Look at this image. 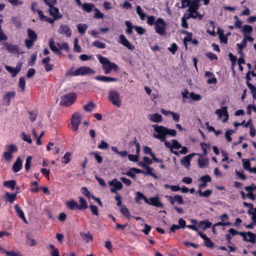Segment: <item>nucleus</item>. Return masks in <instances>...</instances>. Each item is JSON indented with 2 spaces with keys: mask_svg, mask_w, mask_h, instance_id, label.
Segmentation results:
<instances>
[{
  "mask_svg": "<svg viewBox=\"0 0 256 256\" xmlns=\"http://www.w3.org/2000/svg\"><path fill=\"white\" fill-rule=\"evenodd\" d=\"M152 128L154 130V137L161 142L166 140L167 136L174 137L177 134V132L175 130L168 128L162 126L154 124L152 126Z\"/></svg>",
  "mask_w": 256,
  "mask_h": 256,
  "instance_id": "obj_1",
  "label": "nucleus"
},
{
  "mask_svg": "<svg viewBox=\"0 0 256 256\" xmlns=\"http://www.w3.org/2000/svg\"><path fill=\"white\" fill-rule=\"evenodd\" d=\"M98 58L100 62L102 64V69L106 74H110L112 70L116 72L119 70L118 66L114 62H112L108 58L104 57L100 55H98Z\"/></svg>",
  "mask_w": 256,
  "mask_h": 256,
  "instance_id": "obj_2",
  "label": "nucleus"
},
{
  "mask_svg": "<svg viewBox=\"0 0 256 256\" xmlns=\"http://www.w3.org/2000/svg\"><path fill=\"white\" fill-rule=\"evenodd\" d=\"M96 73V72L92 68L87 66H82L77 68L74 71L71 69L66 72V76H84L88 75H92Z\"/></svg>",
  "mask_w": 256,
  "mask_h": 256,
  "instance_id": "obj_3",
  "label": "nucleus"
},
{
  "mask_svg": "<svg viewBox=\"0 0 256 256\" xmlns=\"http://www.w3.org/2000/svg\"><path fill=\"white\" fill-rule=\"evenodd\" d=\"M76 94L74 92L65 94L61 98L60 104L66 106H70L76 102Z\"/></svg>",
  "mask_w": 256,
  "mask_h": 256,
  "instance_id": "obj_4",
  "label": "nucleus"
},
{
  "mask_svg": "<svg viewBox=\"0 0 256 256\" xmlns=\"http://www.w3.org/2000/svg\"><path fill=\"white\" fill-rule=\"evenodd\" d=\"M166 24L162 18H158L156 22L154 29L156 32L160 35L164 36L166 33Z\"/></svg>",
  "mask_w": 256,
  "mask_h": 256,
  "instance_id": "obj_5",
  "label": "nucleus"
},
{
  "mask_svg": "<svg viewBox=\"0 0 256 256\" xmlns=\"http://www.w3.org/2000/svg\"><path fill=\"white\" fill-rule=\"evenodd\" d=\"M108 99L112 104L118 106L120 107L122 104V100L120 98V94L114 90H112L108 92Z\"/></svg>",
  "mask_w": 256,
  "mask_h": 256,
  "instance_id": "obj_6",
  "label": "nucleus"
},
{
  "mask_svg": "<svg viewBox=\"0 0 256 256\" xmlns=\"http://www.w3.org/2000/svg\"><path fill=\"white\" fill-rule=\"evenodd\" d=\"M6 149V152L4 153L3 157L6 161L10 162L14 157L13 153L16 152L18 148L15 144H12L8 146Z\"/></svg>",
  "mask_w": 256,
  "mask_h": 256,
  "instance_id": "obj_7",
  "label": "nucleus"
},
{
  "mask_svg": "<svg viewBox=\"0 0 256 256\" xmlns=\"http://www.w3.org/2000/svg\"><path fill=\"white\" fill-rule=\"evenodd\" d=\"M82 117L78 112H75L72 116L71 118L72 129L74 132L78 130L79 125L81 122Z\"/></svg>",
  "mask_w": 256,
  "mask_h": 256,
  "instance_id": "obj_8",
  "label": "nucleus"
},
{
  "mask_svg": "<svg viewBox=\"0 0 256 256\" xmlns=\"http://www.w3.org/2000/svg\"><path fill=\"white\" fill-rule=\"evenodd\" d=\"M133 143L136 146V154H130L128 155V159L133 162H137L138 160L139 154L140 150V144L137 142L136 138L133 142H131V144Z\"/></svg>",
  "mask_w": 256,
  "mask_h": 256,
  "instance_id": "obj_9",
  "label": "nucleus"
},
{
  "mask_svg": "<svg viewBox=\"0 0 256 256\" xmlns=\"http://www.w3.org/2000/svg\"><path fill=\"white\" fill-rule=\"evenodd\" d=\"M108 184L110 186H114V188H110V192L112 193L117 194V190H121L122 188V183L118 181L116 178H114L112 181L108 182Z\"/></svg>",
  "mask_w": 256,
  "mask_h": 256,
  "instance_id": "obj_10",
  "label": "nucleus"
},
{
  "mask_svg": "<svg viewBox=\"0 0 256 256\" xmlns=\"http://www.w3.org/2000/svg\"><path fill=\"white\" fill-rule=\"evenodd\" d=\"M60 34L66 35L68 37L72 36V30L70 26L65 24H61L58 30Z\"/></svg>",
  "mask_w": 256,
  "mask_h": 256,
  "instance_id": "obj_11",
  "label": "nucleus"
},
{
  "mask_svg": "<svg viewBox=\"0 0 256 256\" xmlns=\"http://www.w3.org/2000/svg\"><path fill=\"white\" fill-rule=\"evenodd\" d=\"M188 7V11L189 12H192L198 16V10L200 7L199 0H192Z\"/></svg>",
  "mask_w": 256,
  "mask_h": 256,
  "instance_id": "obj_12",
  "label": "nucleus"
},
{
  "mask_svg": "<svg viewBox=\"0 0 256 256\" xmlns=\"http://www.w3.org/2000/svg\"><path fill=\"white\" fill-rule=\"evenodd\" d=\"M216 114L218 115L220 118L224 116L226 118L223 120V122H226L228 119V114L226 106H223L220 109L216 110Z\"/></svg>",
  "mask_w": 256,
  "mask_h": 256,
  "instance_id": "obj_13",
  "label": "nucleus"
},
{
  "mask_svg": "<svg viewBox=\"0 0 256 256\" xmlns=\"http://www.w3.org/2000/svg\"><path fill=\"white\" fill-rule=\"evenodd\" d=\"M119 42L124 46L130 50H133L134 48V46L130 44L129 41L126 38V36L121 34L119 36Z\"/></svg>",
  "mask_w": 256,
  "mask_h": 256,
  "instance_id": "obj_14",
  "label": "nucleus"
},
{
  "mask_svg": "<svg viewBox=\"0 0 256 256\" xmlns=\"http://www.w3.org/2000/svg\"><path fill=\"white\" fill-rule=\"evenodd\" d=\"M48 12L54 18V20L61 18L62 16V14L60 13L59 9L54 6L49 8Z\"/></svg>",
  "mask_w": 256,
  "mask_h": 256,
  "instance_id": "obj_15",
  "label": "nucleus"
},
{
  "mask_svg": "<svg viewBox=\"0 0 256 256\" xmlns=\"http://www.w3.org/2000/svg\"><path fill=\"white\" fill-rule=\"evenodd\" d=\"M48 45L54 54L59 56L62 55V52L56 46L55 42L53 38H50L49 40Z\"/></svg>",
  "mask_w": 256,
  "mask_h": 256,
  "instance_id": "obj_16",
  "label": "nucleus"
},
{
  "mask_svg": "<svg viewBox=\"0 0 256 256\" xmlns=\"http://www.w3.org/2000/svg\"><path fill=\"white\" fill-rule=\"evenodd\" d=\"M95 79L97 80L104 82H116L118 81V78H117L101 75L97 76L95 77Z\"/></svg>",
  "mask_w": 256,
  "mask_h": 256,
  "instance_id": "obj_17",
  "label": "nucleus"
},
{
  "mask_svg": "<svg viewBox=\"0 0 256 256\" xmlns=\"http://www.w3.org/2000/svg\"><path fill=\"white\" fill-rule=\"evenodd\" d=\"M243 240L245 242H250L252 243H255L256 240V234L248 232L246 233L244 232V236H242Z\"/></svg>",
  "mask_w": 256,
  "mask_h": 256,
  "instance_id": "obj_18",
  "label": "nucleus"
},
{
  "mask_svg": "<svg viewBox=\"0 0 256 256\" xmlns=\"http://www.w3.org/2000/svg\"><path fill=\"white\" fill-rule=\"evenodd\" d=\"M4 46L9 52L12 54H18V47L17 46L6 42L4 43Z\"/></svg>",
  "mask_w": 256,
  "mask_h": 256,
  "instance_id": "obj_19",
  "label": "nucleus"
},
{
  "mask_svg": "<svg viewBox=\"0 0 256 256\" xmlns=\"http://www.w3.org/2000/svg\"><path fill=\"white\" fill-rule=\"evenodd\" d=\"M16 94L15 92H8L4 95L3 98L4 101L6 102V106H10V101L15 97Z\"/></svg>",
  "mask_w": 256,
  "mask_h": 256,
  "instance_id": "obj_20",
  "label": "nucleus"
},
{
  "mask_svg": "<svg viewBox=\"0 0 256 256\" xmlns=\"http://www.w3.org/2000/svg\"><path fill=\"white\" fill-rule=\"evenodd\" d=\"M50 58L47 56L42 60V64L44 66V69L46 72L51 71L54 67V65L50 64Z\"/></svg>",
  "mask_w": 256,
  "mask_h": 256,
  "instance_id": "obj_21",
  "label": "nucleus"
},
{
  "mask_svg": "<svg viewBox=\"0 0 256 256\" xmlns=\"http://www.w3.org/2000/svg\"><path fill=\"white\" fill-rule=\"evenodd\" d=\"M194 155L195 154L192 153L184 156L180 160L182 164L185 167L188 168L190 165V160Z\"/></svg>",
  "mask_w": 256,
  "mask_h": 256,
  "instance_id": "obj_22",
  "label": "nucleus"
},
{
  "mask_svg": "<svg viewBox=\"0 0 256 256\" xmlns=\"http://www.w3.org/2000/svg\"><path fill=\"white\" fill-rule=\"evenodd\" d=\"M22 167V161L20 157L17 158L12 166V170L14 173L20 172Z\"/></svg>",
  "mask_w": 256,
  "mask_h": 256,
  "instance_id": "obj_23",
  "label": "nucleus"
},
{
  "mask_svg": "<svg viewBox=\"0 0 256 256\" xmlns=\"http://www.w3.org/2000/svg\"><path fill=\"white\" fill-rule=\"evenodd\" d=\"M148 204L155 206L158 208H162L163 204L160 202L158 197H152L148 200Z\"/></svg>",
  "mask_w": 256,
  "mask_h": 256,
  "instance_id": "obj_24",
  "label": "nucleus"
},
{
  "mask_svg": "<svg viewBox=\"0 0 256 256\" xmlns=\"http://www.w3.org/2000/svg\"><path fill=\"white\" fill-rule=\"evenodd\" d=\"M37 12L41 21H46L52 24L54 23L56 20L54 18L53 19L44 16L42 10H38Z\"/></svg>",
  "mask_w": 256,
  "mask_h": 256,
  "instance_id": "obj_25",
  "label": "nucleus"
},
{
  "mask_svg": "<svg viewBox=\"0 0 256 256\" xmlns=\"http://www.w3.org/2000/svg\"><path fill=\"white\" fill-rule=\"evenodd\" d=\"M14 210L17 215L22 218L26 223H28L27 220L25 217L24 212L20 208V206L18 204H16L14 206Z\"/></svg>",
  "mask_w": 256,
  "mask_h": 256,
  "instance_id": "obj_26",
  "label": "nucleus"
},
{
  "mask_svg": "<svg viewBox=\"0 0 256 256\" xmlns=\"http://www.w3.org/2000/svg\"><path fill=\"white\" fill-rule=\"evenodd\" d=\"M66 204V207L70 210H78V204L74 200L67 201Z\"/></svg>",
  "mask_w": 256,
  "mask_h": 256,
  "instance_id": "obj_27",
  "label": "nucleus"
},
{
  "mask_svg": "<svg viewBox=\"0 0 256 256\" xmlns=\"http://www.w3.org/2000/svg\"><path fill=\"white\" fill-rule=\"evenodd\" d=\"M149 120L154 122H160L162 120V116L161 114L156 113L149 116Z\"/></svg>",
  "mask_w": 256,
  "mask_h": 256,
  "instance_id": "obj_28",
  "label": "nucleus"
},
{
  "mask_svg": "<svg viewBox=\"0 0 256 256\" xmlns=\"http://www.w3.org/2000/svg\"><path fill=\"white\" fill-rule=\"evenodd\" d=\"M144 200L146 203H148V199L142 192H137L135 198L136 202L138 204H140V200Z\"/></svg>",
  "mask_w": 256,
  "mask_h": 256,
  "instance_id": "obj_29",
  "label": "nucleus"
},
{
  "mask_svg": "<svg viewBox=\"0 0 256 256\" xmlns=\"http://www.w3.org/2000/svg\"><path fill=\"white\" fill-rule=\"evenodd\" d=\"M79 201L80 204H78V210H85L88 208V204L86 200L82 197L79 198Z\"/></svg>",
  "mask_w": 256,
  "mask_h": 256,
  "instance_id": "obj_30",
  "label": "nucleus"
},
{
  "mask_svg": "<svg viewBox=\"0 0 256 256\" xmlns=\"http://www.w3.org/2000/svg\"><path fill=\"white\" fill-rule=\"evenodd\" d=\"M80 236L82 239L87 243L89 242L90 241H92L93 240L92 235L90 232L88 234L81 232Z\"/></svg>",
  "mask_w": 256,
  "mask_h": 256,
  "instance_id": "obj_31",
  "label": "nucleus"
},
{
  "mask_svg": "<svg viewBox=\"0 0 256 256\" xmlns=\"http://www.w3.org/2000/svg\"><path fill=\"white\" fill-rule=\"evenodd\" d=\"M136 12L139 16L140 19L142 20H145L146 18V14L142 11V8L140 6H138L136 7Z\"/></svg>",
  "mask_w": 256,
  "mask_h": 256,
  "instance_id": "obj_32",
  "label": "nucleus"
},
{
  "mask_svg": "<svg viewBox=\"0 0 256 256\" xmlns=\"http://www.w3.org/2000/svg\"><path fill=\"white\" fill-rule=\"evenodd\" d=\"M28 38L29 39L36 40L38 39V36L34 30L31 28H28L27 30Z\"/></svg>",
  "mask_w": 256,
  "mask_h": 256,
  "instance_id": "obj_33",
  "label": "nucleus"
},
{
  "mask_svg": "<svg viewBox=\"0 0 256 256\" xmlns=\"http://www.w3.org/2000/svg\"><path fill=\"white\" fill-rule=\"evenodd\" d=\"M84 10L87 12H90L92 11L94 4L91 3H84L81 6Z\"/></svg>",
  "mask_w": 256,
  "mask_h": 256,
  "instance_id": "obj_34",
  "label": "nucleus"
},
{
  "mask_svg": "<svg viewBox=\"0 0 256 256\" xmlns=\"http://www.w3.org/2000/svg\"><path fill=\"white\" fill-rule=\"evenodd\" d=\"M4 184L6 186L11 188L12 190H14L16 185V181L14 180L5 181Z\"/></svg>",
  "mask_w": 256,
  "mask_h": 256,
  "instance_id": "obj_35",
  "label": "nucleus"
},
{
  "mask_svg": "<svg viewBox=\"0 0 256 256\" xmlns=\"http://www.w3.org/2000/svg\"><path fill=\"white\" fill-rule=\"evenodd\" d=\"M95 107L96 105L94 102L92 101H90L87 104L84 106V109L86 112H91L92 111V109Z\"/></svg>",
  "mask_w": 256,
  "mask_h": 256,
  "instance_id": "obj_36",
  "label": "nucleus"
},
{
  "mask_svg": "<svg viewBox=\"0 0 256 256\" xmlns=\"http://www.w3.org/2000/svg\"><path fill=\"white\" fill-rule=\"evenodd\" d=\"M252 30L253 28L251 26L246 24L243 26L242 32L244 36H246V34H250L252 32Z\"/></svg>",
  "mask_w": 256,
  "mask_h": 256,
  "instance_id": "obj_37",
  "label": "nucleus"
},
{
  "mask_svg": "<svg viewBox=\"0 0 256 256\" xmlns=\"http://www.w3.org/2000/svg\"><path fill=\"white\" fill-rule=\"evenodd\" d=\"M77 27H78V32L82 35L84 34L86 32L87 30V28H88L87 25L85 24H78Z\"/></svg>",
  "mask_w": 256,
  "mask_h": 256,
  "instance_id": "obj_38",
  "label": "nucleus"
},
{
  "mask_svg": "<svg viewBox=\"0 0 256 256\" xmlns=\"http://www.w3.org/2000/svg\"><path fill=\"white\" fill-rule=\"evenodd\" d=\"M125 24L127 26V29L126 30V32L128 34H131L133 32L132 28H134V26H132V23L128 20L126 21Z\"/></svg>",
  "mask_w": 256,
  "mask_h": 256,
  "instance_id": "obj_39",
  "label": "nucleus"
},
{
  "mask_svg": "<svg viewBox=\"0 0 256 256\" xmlns=\"http://www.w3.org/2000/svg\"><path fill=\"white\" fill-rule=\"evenodd\" d=\"M71 154L69 152H66L63 157L62 158V162L65 164H68L70 161Z\"/></svg>",
  "mask_w": 256,
  "mask_h": 256,
  "instance_id": "obj_40",
  "label": "nucleus"
},
{
  "mask_svg": "<svg viewBox=\"0 0 256 256\" xmlns=\"http://www.w3.org/2000/svg\"><path fill=\"white\" fill-rule=\"evenodd\" d=\"M120 212H121V213L124 216H126V218H128L131 216L128 208L124 205H123L122 206V208H120Z\"/></svg>",
  "mask_w": 256,
  "mask_h": 256,
  "instance_id": "obj_41",
  "label": "nucleus"
},
{
  "mask_svg": "<svg viewBox=\"0 0 256 256\" xmlns=\"http://www.w3.org/2000/svg\"><path fill=\"white\" fill-rule=\"evenodd\" d=\"M247 44V39L246 37H244L243 40H242V42L240 44H238L237 46L238 48L240 51L238 52L239 53H241V51L246 46Z\"/></svg>",
  "mask_w": 256,
  "mask_h": 256,
  "instance_id": "obj_42",
  "label": "nucleus"
},
{
  "mask_svg": "<svg viewBox=\"0 0 256 256\" xmlns=\"http://www.w3.org/2000/svg\"><path fill=\"white\" fill-rule=\"evenodd\" d=\"M18 86L22 91H24L26 88V80L24 77H20V78Z\"/></svg>",
  "mask_w": 256,
  "mask_h": 256,
  "instance_id": "obj_43",
  "label": "nucleus"
},
{
  "mask_svg": "<svg viewBox=\"0 0 256 256\" xmlns=\"http://www.w3.org/2000/svg\"><path fill=\"white\" fill-rule=\"evenodd\" d=\"M32 160V156H28L26 158V162L24 165L25 170L26 172L29 171L30 168V164H31V161Z\"/></svg>",
  "mask_w": 256,
  "mask_h": 256,
  "instance_id": "obj_44",
  "label": "nucleus"
},
{
  "mask_svg": "<svg viewBox=\"0 0 256 256\" xmlns=\"http://www.w3.org/2000/svg\"><path fill=\"white\" fill-rule=\"evenodd\" d=\"M198 164L200 168H204L208 166V162L207 159H199L198 160Z\"/></svg>",
  "mask_w": 256,
  "mask_h": 256,
  "instance_id": "obj_45",
  "label": "nucleus"
},
{
  "mask_svg": "<svg viewBox=\"0 0 256 256\" xmlns=\"http://www.w3.org/2000/svg\"><path fill=\"white\" fill-rule=\"evenodd\" d=\"M247 86L251 90L254 98H256V87L251 83H247Z\"/></svg>",
  "mask_w": 256,
  "mask_h": 256,
  "instance_id": "obj_46",
  "label": "nucleus"
},
{
  "mask_svg": "<svg viewBox=\"0 0 256 256\" xmlns=\"http://www.w3.org/2000/svg\"><path fill=\"white\" fill-rule=\"evenodd\" d=\"M5 68L8 72L12 74V76L13 77L16 76V74H18L14 68H13L10 66H5Z\"/></svg>",
  "mask_w": 256,
  "mask_h": 256,
  "instance_id": "obj_47",
  "label": "nucleus"
},
{
  "mask_svg": "<svg viewBox=\"0 0 256 256\" xmlns=\"http://www.w3.org/2000/svg\"><path fill=\"white\" fill-rule=\"evenodd\" d=\"M228 232L230 235H232L233 236H236V234H239L242 236H244V232H239L232 228H231L228 230Z\"/></svg>",
  "mask_w": 256,
  "mask_h": 256,
  "instance_id": "obj_48",
  "label": "nucleus"
},
{
  "mask_svg": "<svg viewBox=\"0 0 256 256\" xmlns=\"http://www.w3.org/2000/svg\"><path fill=\"white\" fill-rule=\"evenodd\" d=\"M192 34L191 32L190 34H189L188 35H187L186 36L184 37V43L186 48V49H188V46H187V42H191L192 40Z\"/></svg>",
  "mask_w": 256,
  "mask_h": 256,
  "instance_id": "obj_49",
  "label": "nucleus"
},
{
  "mask_svg": "<svg viewBox=\"0 0 256 256\" xmlns=\"http://www.w3.org/2000/svg\"><path fill=\"white\" fill-rule=\"evenodd\" d=\"M92 46L98 48H106V44L104 42H100L98 40H96L92 43Z\"/></svg>",
  "mask_w": 256,
  "mask_h": 256,
  "instance_id": "obj_50",
  "label": "nucleus"
},
{
  "mask_svg": "<svg viewBox=\"0 0 256 256\" xmlns=\"http://www.w3.org/2000/svg\"><path fill=\"white\" fill-rule=\"evenodd\" d=\"M6 195L8 196L7 197V201H8L11 203H12L14 202V201L15 200V199L16 198V193L10 194L8 192H6Z\"/></svg>",
  "mask_w": 256,
  "mask_h": 256,
  "instance_id": "obj_51",
  "label": "nucleus"
},
{
  "mask_svg": "<svg viewBox=\"0 0 256 256\" xmlns=\"http://www.w3.org/2000/svg\"><path fill=\"white\" fill-rule=\"evenodd\" d=\"M22 138L24 140L28 142L30 144H32V142L30 138V135L29 134H26L25 132L22 133Z\"/></svg>",
  "mask_w": 256,
  "mask_h": 256,
  "instance_id": "obj_52",
  "label": "nucleus"
},
{
  "mask_svg": "<svg viewBox=\"0 0 256 256\" xmlns=\"http://www.w3.org/2000/svg\"><path fill=\"white\" fill-rule=\"evenodd\" d=\"M172 149L175 148L176 150H178L182 148V146L176 140H172Z\"/></svg>",
  "mask_w": 256,
  "mask_h": 256,
  "instance_id": "obj_53",
  "label": "nucleus"
},
{
  "mask_svg": "<svg viewBox=\"0 0 256 256\" xmlns=\"http://www.w3.org/2000/svg\"><path fill=\"white\" fill-rule=\"evenodd\" d=\"M212 192V190H207L202 192V190L198 191L199 195L200 196H204L208 197L209 196Z\"/></svg>",
  "mask_w": 256,
  "mask_h": 256,
  "instance_id": "obj_54",
  "label": "nucleus"
},
{
  "mask_svg": "<svg viewBox=\"0 0 256 256\" xmlns=\"http://www.w3.org/2000/svg\"><path fill=\"white\" fill-rule=\"evenodd\" d=\"M242 162L244 168L246 170H250L251 168V164L250 162V160L248 159H243Z\"/></svg>",
  "mask_w": 256,
  "mask_h": 256,
  "instance_id": "obj_55",
  "label": "nucleus"
},
{
  "mask_svg": "<svg viewBox=\"0 0 256 256\" xmlns=\"http://www.w3.org/2000/svg\"><path fill=\"white\" fill-rule=\"evenodd\" d=\"M80 192L88 198H90V197L92 198V195L90 194V191L88 190L87 188L82 187L80 189Z\"/></svg>",
  "mask_w": 256,
  "mask_h": 256,
  "instance_id": "obj_56",
  "label": "nucleus"
},
{
  "mask_svg": "<svg viewBox=\"0 0 256 256\" xmlns=\"http://www.w3.org/2000/svg\"><path fill=\"white\" fill-rule=\"evenodd\" d=\"M90 209L91 210V212H92V214L94 215H95V216H96L99 215L98 208V207L96 206H94V205H93V204H90Z\"/></svg>",
  "mask_w": 256,
  "mask_h": 256,
  "instance_id": "obj_57",
  "label": "nucleus"
},
{
  "mask_svg": "<svg viewBox=\"0 0 256 256\" xmlns=\"http://www.w3.org/2000/svg\"><path fill=\"white\" fill-rule=\"evenodd\" d=\"M58 46L59 47V49L60 50H64L66 52H68L70 50V48L68 46V44L67 42H64L62 44H60L58 43Z\"/></svg>",
  "mask_w": 256,
  "mask_h": 256,
  "instance_id": "obj_58",
  "label": "nucleus"
},
{
  "mask_svg": "<svg viewBox=\"0 0 256 256\" xmlns=\"http://www.w3.org/2000/svg\"><path fill=\"white\" fill-rule=\"evenodd\" d=\"M28 114H30V119L32 122H34L38 114L36 112L33 111H28Z\"/></svg>",
  "mask_w": 256,
  "mask_h": 256,
  "instance_id": "obj_59",
  "label": "nucleus"
},
{
  "mask_svg": "<svg viewBox=\"0 0 256 256\" xmlns=\"http://www.w3.org/2000/svg\"><path fill=\"white\" fill-rule=\"evenodd\" d=\"M190 97L192 100L195 101L200 100L202 98L200 95L196 94L194 92H191L190 93Z\"/></svg>",
  "mask_w": 256,
  "mask_h": 256,
  "instance_id": "obj_60",
  "label": "nucleus"
},
{
  "mask_svg": "<svg viewBox=\"0 0 256 256\" xmlns=\"http://www.w3.org/2000/svg\"><path fill=\"white\" fill-rule=\"evenodd\" d=\"M36 40H30V39H26L25 40V44L26 46V48L28 49L30 48L34 44V42Z\"/></svg>",
  "mask_w": 256,
  "mask_h": 256,
  "instance_id": "obj_61",
  "label": "nucleus"
},
{
  "mask_svg": "<svg viewBox=\"0 0 256 256\" xmlns=\"http://www.w3.org/2000/svg\"><path fill=\"white\" fill-rule=\"evenodd\" d=\"M199 180L207 183L208 182H210L212 181V178L209 175L206 174L201 176Z\"/></svg>",
  "mask_w": 256,
  "mask_h": 256,
  "instance_id": "obj_62",
  "label": "nucleus"
},
{
  "mask_svg": "<svg viewBox=\"0 0 256 256\" xmlns=\"http://www.w3.org/2000/svg\"><path fill=\"white\" fill-rule=\"evenodd\" d=\"M155 17L153 16H147V23L150 26L155 25L156 24Z\"/></svg>",
  "mask_w": 256,
  "mask_h": 256,
  "instance_id": "obj_63",
  "label": "nucleus"
},
{
  "mask_svg": "<svg viewBox=\"0 0 256 256\" xmlns=\"http://www.w3.org/2000/svg\"><path fill=\"white\" fill-rule=\"evenodd\" d=\"M95 14L94 18L97 19L102 18H104V14L102 13L98 8L94 9Z\"/></svg>",
  "mask_w": 256,
  "mask_h": 256,
  "instance_id": "obj_64",
  "label": "nucleus"
}]
</instances>
